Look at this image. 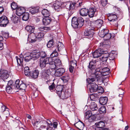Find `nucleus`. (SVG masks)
<instances>
[{"label":"nucleus","instance_id":"60","mask_svg":"<svg viewBox=\"0 0 130 130\" xmlns=\"http://www.w3.org/2000/svg\"><path fill=\"white\" fill-rule=\"evenodd\" d=\"M12 123L14 125H18L19 124L21 123V122L19 120H16V121H12Z\"/></svg>","mask_w":130,"mask_h":130},{"label":"nucleus","instance_id":"49","mask_svg":"<svg viewBox=\"0 0 130 130\" xmlns=\"http://www.w3.org/2000/svg\"><path fill=\"white\" fill-rule=\"evenodd\" d=\"M11 6L13 10L17 9L18 8V6L17 4L14 2H13L11 3Z\"/></svg>","mask_w":130,"mask_h":130},{"label":"nucleus","instance_id":"45","mask_svg":"<svg viewBox=\"0 0 130 130\" xmlns=\"http://www.w3.org/2000/svg\"><path fill=\"white\" fill-rule=\"evenodd\" d=\"M56 49H55L51 55L50 57L53 58L54 57L57 56H58V53Z\"/></svg>","mask_w":130,"mask_h":130},{"label":"nucleus","instance_id":"23","mask_svg":"<svg viewBox=\"0 0 130 130\" xmlns=\"http://www.w3.org/2000/svg\"><path fill=\"white\" fill-rule=\"evenodd\" d=\"M51 21V19L50 18L46 17L43 19V25H47L50 24Z\"/></svg>","mask_w":130,"mask_h":130},{"label":"nucleus","instance_id":"55","mask_svg":"<svg viewBox=\"0 0 130 130\" xmlns=\"http://www.w3.org/2000/svg\"><path fill=\"white\" fill-rule=\"evenodd\" d=\"M53 58H46L45 59L47 60V62L48 64H51L54 63V61H53Z\"/></svg>","mask_w":130,"mask_h":130},{"label":"nucleus","instance_id":"33","mask_svg":"<svg viewBox=\"0 0 130 130\" xmlns=\"http://www.w3.org/2000/svg\"><path fill=\"white\" fill-rule=\"evenodd\" d=\"M30 38H29V40H30V42L32 43L36 41V36L35 35V34L33 33L31 34L30 35ZM29 36H28V37L29 38Z\"/></svg>","mask_w":130,"mask_h":130},{"label":"nucleus","instance_id":"34","mask_svg":"<svg viewBox=\"0 0 130 130\" xmlns=\"http://www.w3.org/2000/svg\"><path fill=\"white\" fill-rule=\"evenodd\" d=\"M24 73L25 75L27 76H30L31 72L29 68L28 67H26L24 68Z\"/></svg>","mask_w":130,"mask_h":130},{"label":"nucleus","instance_id":"20","mask_svg":"<svg viewBox=\"0 0 130 130\" xmlns=\"http://www.w3.org/2000/svg\"><path fill=\"white\" fill-rule=\"evenodd\" d=\"M108 99L106 97H102L100 98L99 99V102L102 105L106 104L107 102Z\"/></svg>","mask_w":130,"mask_h":130},{"label":"nucleus","instance_id":"15","mask_svg":"<svg viewBox=\"0 0 130 130\" xmlns=\"http://www.w3.org/2000/svg\"><path fill=\"white\" fill-rule=\"evenodd\" d=\"M72 26L74 28H76L79 27V24L77 17H73L72 20Z\"/></svg>","mask_w":130,"mask_h":130},{"label":"nucleus","instance_id":"2","mask_svg":"<svg viewBox=\"0 0 130 130\" xmlns=\"http://www.w3.org/2000/svg\"><path fill=\"white\" fill-rule=\"evenodd\" d=\"M108 14V20L111 22V24L113 25L116 24L117 23L116 20L117 18L116 15L112 13H109Z\"/></svg>","mask_w":130,"mask_h":130},{"label":"nucleus","instance_id":"38","mask_svg":"<svg viewBox=\"0 0 130 130\" xmlns=\"http://www.w3.org/2000/svg\"><path fill=\"white\" fill-rule=\"evenodd\" d=\"M54 63L57 67L60 66L61 64V61L58 58H57L55 59L54 61Z\"/></svg>","mask_w":130,"mask_h":130},{"label":"nucleus","instance_id":"6","mask_svg":"<svg viewBox=\"0 0 130 130\" xmlns=\"http://www.w3.org/2000/svg\"><path fill=\"white\" fill-rule=\"evenodd\" d=\"M70 95V93L68 89H66L65 91L63 89V91L61 93L60 96L59 97L62 99H65L69 97Z\"/></svg>","mask_w":130,"mask_h":130},{"label":"nucleus","instance_id":"50","mask_svg":"<svg viewBox=\"0 0 130 130\" xmlns=\"http://www.w3.org/2000/svg\"><path fill=\"white\" fill-rule=\"evenodd\" d=\"M102 23L103 21L101 19L95 21V24L98 26H101Z\"/></svg>","mask_w":130,"mask_h":130},{"label":"nucleus","instance_id":"32","mask_svg":"<svg viewBox=\"0 0 130 130\" xmlns=\"http://www.w3.org/2000/svg\"><path fill=\"white\" fill-rule=\"evenodd\" d=\"M77 21L78 22L79 24V27H82L84 24V20L81 17H80L78 18H77Z\"/></svg>","mask_w":130,"mask_h":130},{"label":"nucleus","instance_id":"9","mask_svg":"<svg viewBox=\"0 0 130 130\" xmlns=\"http://www.w3.org/2000/svg\"><path fill=\"white\" fill-rule=\"evenodd\" d=\"M48 63L47 62V60L43 58L41 59L39 61L40 66L41 69L48 68L47 64Z\"/></svg>","mask_w":130,"mask_h":130},{"label":"nucleus","instance_id":"30","mask_svg":"<svg viewBox=\"0 0 130 130\" xmlns=\"http://www.w3.org/2000/svg\"><path fill=\"white\" fill-rule=\"evenodd\" d=\"M38 29L40 31H43L44 32H47L51 30L50 27H41L39 28Z\"/></svg>","mask_w":130,"mask_h":130},{"label":"nucleus","instance_id":"52","mask_svg":"<svg viewBox=\"0 0 130 130\" xmlns=\"http://www.w3.org/2000/svg\"><path fill=\"white\" fill-rule=\"evenodd\" d=\"M44 35V34L43 32H39L36 36L37 38L40 40L43 37Z\"/></svg>","mask_w":130,"mask_h":130},{"label":"nucleus","instance_id":"35","mask_svg":"<svg viewBox=\"0 0 130 130\" xmlns=\"http://www.w3.org/2000/svg\"><path fill=\"white\" fill-rule=\"evenodd\" d=\"M96 126L99 127L101 128H103L105 126V124L104 122L103 121H101L95 123Z\"/></svg>","mask_w":130,"mask_h":130},{"label":"nucleus","instance_id":"14","mask_svg":"<svg viewBox=\"0 0 130 130\" xmlns=\"http://www.w3.org/2000/svg\"><path fill=\"white\" fill-rule=\"evenodd\" d=\"M25 11V8L23 7H18L16 9V14L18 16H20L23 14Z\"/></svg>","mask_w":130,"mask_h":130},{"label":"nucleus","instance_id":"58","mask_svg":"<svg viewBox=\"0 0 130 130\" xmlns=\"http://www.w3.org/2000/svg\"><path fill=\"white\" fill-rule=\"evenodd\" d=\"M11 20L14 23H17L19 21V18L17 17L16 16L12 17Z\"/></svg>","mask_w":130,"mask_h":130},{"label":"nucleus","instance_id":"13","mask_svg":"<svg viewBox=\"0 0 130 130\" xmlns=\"http://www.w3.org/2000/svg\"><path fill=\"white\" fill-rule=\"evenodd\" d=\"M90 107L91 111L92 112H94V113H97V110L98 109V107L96 104L93 102H92L91 103L90 105Z\"/></svg>","mask_w":130,"mask_h":130},{"label":"nucleus","instance_id":"56","mask_svg":"<svg viewBox=\"0 0 130 130\" xmlns=\"http://www.w3.org/2000/svg\"><path fill=\"white\" fill-rule=\"evenodd\" d=\"M77 61L75 60H73L71 61V66L73 67V68H76L77 64Z\"/></svg>","mask_w":130,"mask_h":130},{"label":"nucleus","instance_id":"64","mask_svg":"<svg viewBox=\"0 0 130 130\" xmlns=\"http://www.w3.org/2000/svg\"><path fill=\"white\" fill-rule=\"evenodd\" d=\"M119 91L120 92V93L119 95V96L121 97V99L122 100L123 94L124 93V92L123 90L121 89H120Z\"/></svg>","mask_w":130,"mask_h":130},{"label":"nucleus","instance_id":"53","mask_svg":"<svg viewBox=\"0 0 130 130\" xmlns=\"http://www.w3.org/2000/svg\"><path fill=\"white\" fill-rule=\"evenodd\" d=\"M26 85L24 83L21 84L19 86V89L21 90H25L26 87Z\"/></svg>","mask_w":130,"mask_h":130},{"label":"nucleus","instance_id":"47","mask_svg":"<svg viewBox=\"0 0 130 130\" xmlns=\"http://www.w3.org/2000/svg\"><path fill=\"white\" fill-rule=\"evenodd\" d=\"M93 113V112L90 111H87L85 113V118L87 119H88L92 114Z\"/></svg>","mask_w":130,"mask_h":130},{"label":"nucleus","instance_id":"19","mask_svg":"<svg viewBox=\"0 0 130 130\" xmlns=\"http://www.w3.org/2000/svg\"><path fill=\"white\" fill-rule=\"evenodd\" d=\"M74 125L77 128L80 130H83L84 127V124L81 121L77 122L74 124Z\"/></svg>","mask_w":130,"mask_h":130},{"label":"nucleus","instance_id":"3","mask_svg":"<svg viewBox=\"0 0 130 130\" xmlns=\"http://www.w3.org/2000/svg\"><path fill=\"white\" fill-rule=\"evenodd\" d=\"M8 23V19L5 16H3L0 17V26L5 27Z\"/></svg>","mask_w":130,"mask_h":130},{"label":"nucleus","instance_id":"40","mask_svg":"<svg viewBox=\"0 0 130 130\" xmlns=\"http://www.w3.org/2000/svg\"><path fill=\"white\" fill-rule=\"evenodd\" d=\"M105 52L104 53H103L102 55H103V56L102 57H104L106 58H108L109 57H110V56H112L113 55L112 54H109L108 53L107 51H104Z\"/></svg>","mask_w":130,"mask_h":130},{"label":"nucleus","instance_id":"16","mask_svg":"<svg viewBox=\"0 0 130 130\" xmlns=\"http://www.w3.org/2000/svg\"><path fill=\"white\" fill-rule=\"evenodd\" d=\"M98 86V85L94 83H93L91 84V87L89 88V91L91 93H93L96 92L97 90Z\"/></svg>","mask_w":130,"mask_h":130},{"label":"nucleus","instance_id":"21","mask_svg":"<svg viewBox=\"0 0 130 130\" xmlns=\"http://www.w3.org/2000/svg\"><path fill=\"white\" fill-rule=\"evenodd\" d=\"M88 10L87 9L82 8L80 10V14L83 16H86L88 15Z\"/></svg>","mask_w":130,"mask_h":130},{"label":"nucleus","instance_id":"43","mask_svg":"<svg viewBox=\"0 0 130 130\" xmlns=\"http://www.w3.org/2000/svg\"><path fill=\"white\" fill-rule=\"evenodd\" d=\"M22 56H21V57H20V58L18 57L17 56L15 57V58L18 64H20L22 63L23 61V58L22 57Z\"/></svg>","mask_w":130,"mask_h":130},{"label":"nucleus","instance_id":"25","mask_svg":"<svg viewBox=\"0 0 130 130\" xmlns=\"http://www.w3.org/2000/svg\"><path fill=\"white\" fill-rule=\"evenodd\" d=\"M109 30L107 29H103L99 32V35L102 37H104V36L108 33Z\"/></svg>","mask_w":130,"mask_h":130},{"label":"nucleus","instance_id":"27","mask_svg":"<svg viewBox=\"0 0 130 130\" xmlns=\"http://www.w3.org/2000/svg\"><path fill=\"white\" fill-rule=\"evenodd\" d=\"M39 11V8L38 7L30 8L29 12L32 14H34L38 12Z\"/></svg>","mask_w":130,"mask_h":130},{"label":"nucleus","instance_id":"42","mask_svg":"<svg viewBox=\"0 0 130 130\" xmlns=\"http://www.w3.org/2000/svg\"><path fill=\"white\" fill-rule=\"evenodd\" d=\"M46 125L43 124V125L40 126V129L41 130H48L50 128V126Z\"/></svg>","mask_w":130,"mask_h":130},{"label":"nucleus","instance_id":"7","mask_svg":"<svg viewBox=\"0 0 130 130\" xmlns=\"http://www.w3.org/2000/svg\"><path fill=\"white\" fill-rule=\"evenodd\" d=\"M105 52L103 51V50L101 48L96 50L93 53V55L94 58H97L101 56L103 53Z\"/></svg>","mask_w":130,"mask_h":130},{"label":"nucleus","instance_id":"4","mask_svg":"<svg viewBox=\"0 0 130 130\" xmlns=\"http://www.w3.org/2000/svg\"><path fill=\"white\" fill-rule=\"evenodd\" d=\"M88 11V15L90 18L96 16L97 15V12L96 11V8L95 7L90 8Z\"/></svg>","mask_w":130,"mask_h":130},{"label":"nucleus","instance_id":"26","mask_svg":"<svg viewBox=\"0 0 130 130\" xmlns=\"http://www.w3.org/2000/svg\"><path fill=\"white\" fill-rule=\"evenodd\" d=\"M25 29L27 31L31 33L34 32L35 28L33 26L27 25L26 26Z\"/></svg>","mask_w":130,"mask_h":130},{"label":"nucleus","instance_id":"28","mask_svg":"<svg viewBox=\"0 0 130 130\" xmlns=\"http://www.w3.org/2000/svg\"><path fill=\"white\" fill-rule=\"evenodd\" d=\"M41 13L45 17H48L50 15L49 11L45 9H43Z\"/></svg>","mask_w":130,"mask_h":130},{"label":"nucleus","instance_id":"36","mask_svg":"<svg viewBox=\"0 0 130 130\" xmlns=\"http://www.w3.org/2000/svg\"><path fill=\"white\" fill-rule=\"evenodd\" d=\"M47 65L48 68L51 69L55 70L57 68V67L56 66L54 63L51 64L48 63Z\"/></svg>","mask_w":130,"mask_h":130},{"label":"nucleus","instance_id":"57","mask_svg":"<svg viewBox=\"0 0 130 130\" xmlns=\"http://www.w3.org/2000/svg\"><path fill=\"white\" fill-rule=\"evenodd\" d=\"M55 87V85L54 82H53L51 85L49 86V88L50 91H52Z\"/></svg>","mask_w":130,"mask_h":130},{"label":"nucleus","instance_id":"61","mask_svg":"<svg viewBox=\"0 0 130 130\" xmlns=\"http://www.w3.org/2000/svg\"><path fill=\"white\" fill-rule=\"evenodd\" d=\"M40 57L43 58L45 57L46 56L45 52L43 51L40 52Z\"/></svg>","mask_w":130,"mask_h":130},{"label":"nucleus","instance_id":"1","mask_svg":"<svg viewBox=\"0 0 130 130\" xmlns=\"http://www.w3.org/2000/svg\"><path fill=\"white\" fill-rule=\"evenodd\" d=\"M94 62L93 61H90L89 63V65L88 67L89 70L91 71V72L94 73L95 78H96L100 77V75L101 74V73L99 71H96L94 72L95 71V65L94 64Z\"/></svg>","mask_w":130,"mask_h":130},{"label":"nucleus","instance_id":"48","mask_svg":"<svg viewBox=\"0 0 130 130\" xmlns=\"http://www.w3.org/2000/svg\"><path fill=\"white\" fill-rule=\"evenodd\" d=\"M43 124L46 125H47L50 126V125L51 126L53 125L52 122L48 119H47L46 121H43Z\"/></svg>","mask_w":130,"mask_h":130},{"label":"nucleus","instance_id":"63","mask_svg":"<svg viewBox=\"0 0 130 130\" xmlns=\"http://www.w3.org/2000/svg\"><path fill=\"white\" fill-rule=\"evenodd\" d=\"M20 80L19 79L17 80L15 82V85L14 86V87H15L16 88H17V89H19V86H20L19 85V83H20Z\"/></svg>","mask_w":130,"mask_h":130},{"label":"nucleus","instance_id":"62","mask_svg":"<svg viewBox=\"0 0 130 130\" xmlns=\"http://www.w3.org/2000/svg\"><path fill=\"white\" fill-rule=\"evenodd\" d=\"M111 34L107 33L104 37V38L106 40H108L111 37Z\"/></svg>","mask_w":130,"mask_h":130},{"label":"nucleus","instance_id":"59","mask_svg":"<svg viewBox=\"0 0 130 130\" xmlns=\"http://www.w3.org/2000/svg\"><path fill=\"white\" fill-rule=\"evenodd\" d=\"M99 93H102L104 92V90L103 88L101 86L98 87L97 91Z\"/></svg>","mask_w":130,"mask_h":130},{"label":"nucleus","instance_id":"24","mask_svg":"<svg viewBox=\"0 0 130 130\" xmlns=\"http://www.w3.org/2000/svg\"><path fill=\"white\" fill-rule=\"evenodd\" d=\"M57 44V47L56 49L57 51L60 52L64 48V46L62 42H59Z\"/></svg>","mask_w":130,"mask_h":130},{"label":"nucleus","instance_id":"5","mask_svg":"<svg viewBox=\"0 0 130 130\" xmlns=\"http://www.w3.org/2000/svg\"><path fill=\"white\" fill-rule=\"evenodd\" d=\"M76 4V3L68 2H66L64 3V5H65L67 9L70 11L74 9Z\"/></svg>","mask_w":130,"mask_h":130},{"label":"nucleus","instance_id":"51","mask_svg":"<svg viewBox=\"0 0 130 130\" xmlns=\"http://www.w3.org/2000/svg\"><path fill=\"white\" fill-rule=\"evenodd\" d=\"M96 79H97L95 77L91 78H88L87 79V81L89 84H92L93 83H92L95 81Z\"/></svg>","mask_w":130,"mask_h":130},{"label":"nucleus","instance_id":"46","mask_svg":"<svg viewBox=\"0 0 130 130\" xmlns=\"http://www.w3.org/2000/svg\"><path fill=\"white\" fill-rule=\"evenodd\" d=\"M33 59L32 56H31V53L29 55L25 56L24 57V60L26 62H28L31 59Z\"/></svg>","mask_w":130,"mask_h":130},{"label":"nucleus","instance_id":"41","mask_svg":"<svg viewBox=\"0 0 130 130\" xmlns=\"http://www.w3.org/2000/svg\"><path fill=\"white\" fill-rule=\"evenodd\" d=\"M99 111L101 113H105L106 112V108L104 106H102L99 109Z\"/></svg>","mask_w":130,"mask_h":130},{"label":"nucleus","instance_id":"22","mask_svg":"<svg viewBox=\"0 0 130 130\" xmlns=\"http://www.w3.org/2000/svg\"><path fill=\"white\" fill-rule=\"evenodd\" d=\"M39 72L38 70H35L31 72L30 76L34 78H37L38 76Z\"/></svg>","mask_w":130,"mask_h":130},{"label":"nucleus","instance_id":"31","mask_svg":"<svg viewBox=\"0 0 130 130\" xmlns=\"http://www.w3.org/2000/svg\"><path fill=\"white\" fill-rule=\"evenodd\" d=\"M96 114V113H94L93 112V113L88 119H88L89 121L90 122H92L94 121L96 118L95 115Z\"/></svg>","mask_w":130,"mask_h":130},{"label":"nucleus","instance_id":"8","mask_svg":"<svg viewBox=\"0 0 130 130\" xmlns=\"http://www.w3.org/2000/svg\"><path fill=\"white\" fill-rule=\"evenodd\" d=\"M50 74V70L48 69H47L42 72L41 77L42 78L47 80L49 78V75Z\"/></svg>","mask_w":130,"mask_h":130},{"label":"nucleus","instance_id":"18","mask_svg":"<svg viewBox=\"0 0 130 130\" xmlns=\"http://www.w3.org/2000/svg\"><path fill=\"white\" fill-rule=\"evenodd\" d=\"M63 88V86L61 85H58L55 88L56 92L58 95L59 96H60Z\"/></svg>","mask_w":130,"mask_h":130},{"label":"nucleus","instance_id":"29","mask_svg":"<svg viewBox=\"0 0 130 130\" xmlns=\"http://www.w3.org/2000/svg\"><path fill=\"white\" fill-rule=\"evenodd\" d=\"M53 39L50 40L47 43V46L48 48L51 47H52L54 45V39H55V37H54V35L53 36Z\"/></svg>","mask_w":130,"mask_h":130},{"label":"nucleus","instance_id":"37","mask_svg":"<svg viewBox=\"0 0 130 130\" xmlns=\"http://www.w3.org/2000/svg\"><path fill=\"white\" fill-rule=\"evenodd\" d=\"M23 16L22 19L23 20L26 21L28 20L29 18V14L27 12H24L22 14Z\"/></svg>","mask_w":130,"mask_h":130},{"label":"nucleus","instance_id":"39","mask_svg":"<svg viewBox=\"0 0 130 130\" xmlns=\"http://www.w3.org/2000/svg\"><path fill=\"white\" fill-rule=\"evenodd\" d=\"M90 98L91 100H95L98 98V95L97 94H90Z\"/></svg>","mask_w":130,"mask_h":130},{"label":"nucleus","instance_id":"44","mask_svg":"<svg viewBox=\"0 0 130 130\" xmlns=\"http://www.w3.org/2000/svg\"><path fill=\"white\" fill-rule=\"evenodd\" d=\"M54 8L55 10H57L61 8L60 3L58 2H56L54 4Z\"/></svg>","mask_w":130,"mask_h":130},{"label":"nucleus","instance_id":"17","mask_svg":"<svg viewBox=\"0 0 130 130\" xmlns=\"http://www.w3.org/2000/svg\"><path fill=\"white\" fill-rule=\"evenodd\" d=\"M31 54L34 60L38 59L40 57V52L38 51H34L31 53Z\"/></svg>","mask_w":130,"mask_h":130},{"label":"nucleus","instance_id":"10","mask_svg":"<svg viewBox=\"0 0 130 130\" xmlns=\"http://www.w3.org/2000/svg\"><path fill=\"white\" fill-rule=\"evenodd\" d=\"M94 30L93 29H87L84 32V35L88 36V38L92 37L94 34Z\"/></svg>","mask_w":130,"mask_h":130},{"label":"nucleus","instance_id":"11","mask_svg":"<svg viewBox=\"0 0 130 130\" xmlns=\"http://www.w3.org/2000/svg\"><path fill=\"white\" fill-rule=\"evenodd\" d=\"M65 72V70L64 69L60 68L55 70V75L56 76L60 77L62 76Z\"/></svg>","mask_w":130,"mask_h":130},{"label":"nucleus","instance_id":"54","mask_svg":"<svg viewBox=\"0 0 130 130\" xmlns=\"http://www.w3.org/2000/svg\"><path fill=\"white\" fill-rule=\"evenodd\" d=\"M14 88V87H13V86H7L6 87V91L8 93H10L12 89Z\"/></svg>","mask_w":130,"mask_h":130},{"label":"nucleus","instance_id":"12","mask_svg":"<svg viewBox=\"0 0 130 130\" xmlns=\"http://www.w3.org/2000/svg\"><path fill=\"white\" fill-rule=\"evenodd\" d=\"M0 77L3 80L7 79L9 76L8 72L6 70H2L0 72Z\"/></svg>","mask_w":130,"mask_h":130}]
</instances>
